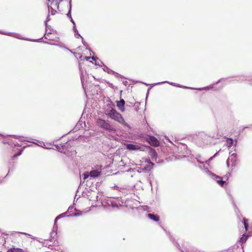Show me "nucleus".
Here are the masks:
<instances>
[{
  "label": "nucleus",
  "instance_id": "nucleus-1",
  "mask_svg": "<svg viewBox=\"0 0 252 252\" xmlns=\"http://www.w3.org/2000/svg\"><path fill=\"white\" fill-rule=\"evenodd\" d=\"M106 115L112 119L118 122L119 123L127 126L129 127V126L125 122L122 115L118 113L116 110L112 109L111 110H107L105 112Z\"/></svg>",
  "mask_w": 252,
  "mask_h": 252
},
{
  "label": "nucleus",
  "instance_id": "nucleus-2",
  "mask_svg": "<svg viewBox=\"0 0 252 252\" xmlns=\"http://www.w3.org/2000/svg\"><path fill=\"white\" fill-rule=\"evenodd\" d=\"M96 125L100 127L107 130L108 131H115V129L110 124V123L105 120L99 119L96 121Z\"/></svg>",
  "mask_w": 252,
  "mask_h": 252
},
{
  "label": "nucleus",
  "instance_id": "nucleus-3",
  "mask_svg": "<svg viewBox=\"0 0 252 252\" xmlns=\"http://www.w3.org/2000/svg\"><path fill=\"white\" fill-rule=\"evenodd\" d=\"M140 165V166L138 167L139 169H137V171L141 172L150 170L152 168L153 164L148 161L144 160Z\"/></svg>",
  "mask_w": 252,
  "mask_h": 252
},
{
  "label": "nucleus",
  "instance_id": "nucleus-4",
  "mask_svg": "<svg viewBox=\"0 0 252 252\" xmlns=\"http://www.w3.org/2000/svg\"><path fill=\"white\" fill-rule=\"evenodd\" d=\"M148 141L150 144L154 146H158L159 144L158 140L153 136H149L148 139Z\"/></svg>",
  "mask_w": 252,
  "mask_h": 252
},
{
  "label": "nucleus",
  "instance_id": "nucleus-5",
  "mask_svg": "<svg viewBox=\"0 0 252 252\" xmlns=\"http://www.w3.org/2000/svg\"><path fill=\"white\" fill-rule=\"evenodd\" d=\"M210 175L212 177V178L218 183L219 185L221 187L223 186L225 182L222 180L221 177L212 173H211Z\"/></svg>",
  "mask_w": 252,
  "mask_h": 252
},
{
  "label": "nucleus",
  "instance_id": "nucleus-6",
  "mask_svg": "<svg viewBox=\"0 0 252 252\" xmlns=\"http://www.w3.org/2000/svg\"><path fill=\"white\" fill-rule=\"evenodd\" d=\"M126 148L129 150H138L141 149V147L138 145L128 144L126 145Z\"/></svg>",
  "mask_w": 252,
  "mask_h": 252
},
{
  "label": "nucleus",
  "instance_id": "nucleus-7",
  "mask_svg": "<svg viewBox=\"0 0 252 252\" xmlns=\"http://www.w3.org/2000/svg\"><path fill=\"white\" fill-rule=\"evenodd\" d=\"M125 104V101L124 99H121L120 101H118L117 103V106L119 108V110L121 112H124L125 108L124 105Z\"/></svg>",
  "mask_w": 252,
  "mask_h": 252
},
{
  "label": "nucleus",
  "instance_id": "nucleus-8",
  "mask_svg": "<svg viewBox=\"0 0 252 252\" xmlns=\"http://www.w3.org/2000/svg\"><path fill=\"white\" fill-rule=\"evenodd\" d=\"M2 34H7V35H8L9 36H13L14 37H15V38H17L18 39H25L24 38H23L22 37V36L19 34H18V33H12V32H9V33H1Z\"/></svg>",
  "mask_w": 252,
  "mask_h": 252
},
{
  "label": "nucleus",
  "instance_id": "nucleus-9",
  "mask_svg": "<svg viewBox=\"0 0 252 252\" xmlns=\"http://www.w3.org/2000/svg\"><path fill=\"white\" fill-rule=\"evenodd\" d=\"M100 174V172L96 170H92L90 172V175L91 177H98Z\"/></svg>",
  "mask_w": 252,
  "mask_h": 252
},
{
  "label": "nucleus",
  "instance_id": "nucleus-10",
  "mask_svg": "<svg viewBox=\"0 0 252 252\" xmlns=\"http://www.w3.org/2000/svg\"><path fill=\"white\" fill-rule=\"evenodd\" d=\"M51 6L50 7H53L54 8V9H55L56 10L57 9H59V3L58 2V1L57 0L53 1L51 2Z\"/></svg>",
  "mask_w": 252,
  "mask_h": 252
},
{
  "label": "nucleus",
  "instance_id": "nucleus-11",
  "mask_svg": "<svg viewBox=\"0 0 252 252\" xmlns=\"http://www.w3.org/2000/svg\"><path fill=\"white\" fill-rule=\"evenodd\" d=\"M165 83H169V84H170L171 85H173V86H176V87H182V88H189L188 87H185V86H180L179 85H176V84H175L174 83L169 82L168 81L162 82L161 83L159 82V83H157L156 84H160ZM189 88L191 89H193V88Z\"/></svg>",
  "mask_w": 252,
  "mask_h": 252
},
{
  "label": "nucleus",
  "instance_id": "nucleus-12",
  "mask_svg": "<svg viewBox=\"0 0 252 252\" xmlns=\"http://www.w3.org/2000/svg\"><path fill=\"white\" fill-rule=\"evenodd\" d=\"M148 216L149 218H150L151 220H153L156 221H158L159 220V217L158 216H155L152 214H148Z\"/></svg>",
  "mask_w": 252,
  "mask_h": 252
},
{
  "label": "nucleus",
  "instance_id": "nucleus-13",
  "mask_svg": "<svg viewBox=\"0 0 252 252\" xmlns=\"http://www.w3.org/2000/svg\"><path fill=\"white\" fill-rule=\"evenodd\" d=\"M107 203L109 206H112L113 207H118V205L111 200H108Z\"/></svg>",
  "mask_w": 252,
  "mask_h": 252
},
{
  "label": "nucleus",
  "instance_id": "nucleus-14",
  "mask_svg": "<svg viewBox=\"0 0 252 252\" xmlns=\"http://www.w3.org/2000/svg\"><path fill=\"white\" fill-rule=\"evenodd\" d=\"M226 142L227 146L228 148H230L233 144V140L230 138L227 139Z\"/></svg>",
  "mask_w": 252,
  "mask_h": 252
},
{
  "label": "nucleus",
  "instance_id": "nucleus-15",
  "mask_svg": "<svg viewBox=\"0 0 252 252\" xmlns=\"http://www.w3.org/2000/svg\"><path fill=\"white\" fill-rule=\"evenodd\" d=\"M48 6L49 13H51L52 15H54L56 12V10L54 9L53 7H50L49 5H48Z\"/></svg>",
  "mask_w": 252,
  "mask_h": 252
},
{
  "label": "nucleus",
  "instance_id": "nucleus-16",
  "mask_svg": "<svg viewBox=\"0 0 252 252\" xmlns=\"http://www.w3.org/2000/svg\"><path fill=\"white\" fill-rule=\"evenodd\" d=\"M7 252H22V249L13 248L8 250Z\"/></svg>",
  "mask_w": 252,
  "mask_h": 252
},
{
  "label": "nucleus",
  "instance_id": "nucleus-17",
  "mask_svg": "<svg viewBox=\"0 0 252 252\" xmlns=\"http://www.w3.org/2000/svg\"><path fill=\"white\" fill-rule=\"evenodd\" d=\"M73 30H74V32H75V37L76 38H78L79 36L81 37L80 36V35L79 34V33H78V31H77L75 26L73 27Z\"/></svg>",
  "mask_w": 252,
  "mask_h": 252
},
{
  "label": "nucleus",
  "instance_id": "nucleus-18",
  "mask_svg": "<svg viewBox=\"0 0 252 252\" xmlns=\"http://www.w3.org/2000/svg\"><path fill=\"white\" fill-rule=\"evenodd\" d=\"M248 236H245L243 235V236L241 238L240 241L242 243H244L246 241L247 239H248Z\"/></svg>",
  "mask_w": 252,
  "mask_h": 252
},
{
  "label": "nucleus",
  "instance_id": "nucleus-19",
  "mask_svg": "<svg viewBox=\"0 0 252 252\" xmlns=\"http://www.w3.org/2000/svg\"><path fill=\"white\" fill-rule=\"evenodd\" d=\"M244 224L245 226V228L247 230L248 227V223L247 222V220L245 219H244Z\"/></svg>",
  "mask_w": 252,
  "mask_h": 252
},
{
  "label": "nucleus",
  "instance_id": "nucleus-20",
  "mask_svg": "<svg viewBox=\"0 0 252 252\" xmlns=\"http://www.w3.org/2000/svg\"><path fill=\"white\" fill-rule=\"evenodd\" d=\"M84 179H86L87 178H88L89 176H90V172H86L85 173H84Z\"/></svg>",
  "mask_w": 252,
  "mask_h": 252
},
{
  "label": "nucleus",
  "instance_id": "nucleus-21",
  "mask_svg": "<svg viewBox=\"0 0 252 252\" xmlns=\"http://www.w3.org/2000/svg\"><path fill=\"white\" fill-rule=\"evenodd\" d=\"M18 139L21 140V141H27V140L25 139V137H21V136H19L18 137Z\"/></svg>",
  "mask_w": 252,
  "mask_h": 252
},
{
  "label": "nucleus",
  "instance_id": "nucleus-22",
  "mask_svg": "<svg viewBox=\"0 0 252 252\" xmlns=\"http://www.w3.org/2000/svg\"><path fill=\"white\" fill-rule=\"evenodd\" d=\"M91 59H92L94 61L96 62V63H95L96 64L98 63L96 62L97 60H98L97 58H96V57H94L93 56V57H91Z\"/></svg>",
  "mask_w": 252,
  "mask_h": 252
},
{
  "label": "nucleus",
  "instance_id": "nucleus-23",
  "mask_svg": "<svg viewBox=\"0 0 252 252\" xmlns=\"http://www.w3.org/2000/svg\"><path fill=\"white\" fill-rule=\"evenodd\" d=\"M216 154H217V153L213 157H211L208 160L206 161L205 163L206 164H208L209 161H210L211 160H212L213 159V158L216 155Z\"/></svg>",
  "mask_w": 252,
  "mask_h": 252
},
{
  "label": "nucleus",
  "instance_id": "nucleus-24",
  "mask_svg": "<svg viewBox=\"0 0 252 252\" xmlns=\"http://www.w3.org/2000/svg\"><path fill=\"white\" fill-rule=\"evenodd\" d=\"M56 235V232H52L51 233V236L52 237H54Z\"/></svg>",
  "mask_w": 252,
  "mask_h": 252
},
{
  "label": "nucleus",
  "instance_id": "nucleus-25",
  "mask_svg": "<svg viewBox=\"0 0 252 252\" xmlns=\"http://www.w3.org/2000/svg\"><path fill=\"white\" fill-rule=\"evenodd\" d=\"M61 215H60V216H59L57 217L56 218V219H55V224H56V222H57V220H58V219H60V218H61Z\"/></svg>",
  "mask_w": 252,
  "mask_h": 252
},
{
  "label": "nucleus",
  "instance_id": "nucleus-26",
  "mask_svg": "<svg viewBox=\"0 0 252 252\" xmlns=\"http://www.w3.org/2000/svg\"><path fill=\"white\" fill-rule=\"evenodd\" d=\"M21 154V152H20L18 154H17L16 155H15L14 156V158H15V157H16L17 156H20Z\"/></svg>",
  "mask_w": 252,
  "mask_h": 252
},
{
  "label": "nucleus",
  "instance_id": "nucleus-27",
  "mask_svg": "<svg viewBox=\"0 0 252 252\" xmlns=\"http://www.w3.org/2000/svg\"><path fill=\"white\" fill-rule=\"evenodd\" d=\"M230 159V158H228L226 162H227V165L228 166H229Z\"/></svg>",
  "mask_w": 252,
  "mask_h": 252
},
{
  "label": "nucleus",
  "instance_id": "nucleus-28",
  "mask_svg": "<svg viewBox=\"0 0 252 252\" xmlns=\"http://www.w3.org/2000/svg\"><path fill=\"white\" fill-rule=\"evenodd\" d=\"M85 58L87 61H89L90 59H91V57H86Z\"/></svg>",
  "mask_w": 252,
  "mask_h": 252
},
{
  "label": "nucleus",
  "instance_id": "nucleus-29",
  "mask_svg": "<svg viewBox=\"0 0 252 252\" xmlns=\"http://www.w3.org/2000/svg\"><path fill=\"white\" fill-rule=\"evenodd\" d=\"M81 215V213H76L74 214L75 216H78Z\"/></svg>",
  "mask_w": 252,
  "mask_h": 252
},
{
  "label": "nucleus",
  "instance_id": "nucleus-30",
  "mask_svg": "<svg viewBox=\"0 0 252 252\" xmlns=\"http://www.w3.org/2000/svg\"><path fill=\"white\" fill-rule=\"evenodd\" d=\"M71 22H72V23L73 24L74 26H75V23H74V21L72 20V19H71Z\"/></svg>",
  "mask_w": 252,
  "mask_h": 252
},
{
  "label": "nucleus",
  "instance_id": "nucleus-31",
  "mask_svg": "<svg viewBox=\"0 0 252 252\" xmlns=\"http://www.w3.org/2000/svg\"><path fill=\"white\" fill-rule=\"evenodd\" d=\"M233 157L234 158H235V155L234 154H232V155H231V157L232 158V157Z\"/></svg>",
  "mask_w": 252,
  "mask_h": 252
},
{
  "label": "nucleus",
  "instance_id": "nucleus-32",
  "mask_svg": "<svg viewBox=\"0 0 252 252\" xmlns=\"http://www.w3.org/2000/svg\"><path fill=\"white\" fill-rule=\"evenodd\" d=\"M203 89H206V88H202V89H199L198 90H203Z\"/></svg>",
  "mask_w": 252,
  "mask_h": 252
},
{
  "label": "nucleus",
  "instance_id": "nucleus-33",
  "mask_svg": "<svg viewBox=\"0 0 252 252\" xmlns=\"http://www.w3.org/2000/svg\"><path fill=\"white\" fill-rule=\"evenodd\" d=\"M81 80H82V83H83V79L81 78Z\"/></svg>",
  "mask_w": 252,
  "mask_h": 252
},
{
  "label": "nucleus",
  "instance_id": "nucleus-34",
  "mask_svg": "<svg viewBox=\"0 0 252 252\" xmlns=\"http://www.w3.org/2000/svg\"><path fill=\"white\" fill-rule=\"evenodd\" d=\"M67 15H70V12H69L68 14H67Z\"/></svg>",
  "mask_w": 252,
  "mask_h": 252
},
{
  "label": "nucleus",
  "instance_id": "nucleus-35",
  "mask_svg": "<svg viewBox=\"0 0 252 252\" xmlns=\"http://www.w3.org/2000/svg\"><path fill=\"white\" fill-rule=\"evenodd\" d=\"M47 0L49 1H50V0Z\"/></svg>",
  "mask_w": 252,
  "mask_h": 252
}]
</instances>
